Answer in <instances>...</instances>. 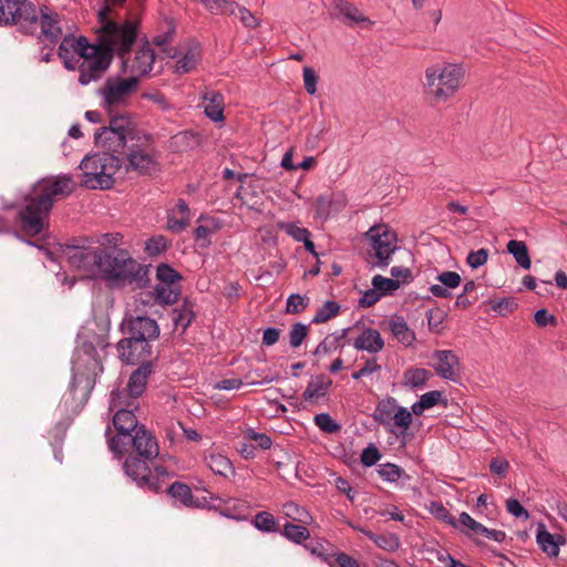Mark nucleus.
<instances>
[{
  "instance_id": "1",
  "label": "nucleus",
  "mask_w": 567,
  "mask_h": 567,
  "mask_svg": "<svg viewBox=\"0 0 567 567\" xmlns=\"http://www.w3.org/2000/svg\"><path fill=\"white\" fill-rule=\"evenodd\" d=\"M112 452L117 458L127 454L123 463V471L138 487L145 491L158 494L163 489L165 478L171 476L165 466L155 463L159 455L158 443L144 424L125 437L118 449Z\"/></svg>"
},
{
  "instance_id": "2",
  "label": "nucleus",
  "mask_w": 567,
  "mask_h": 567,
  "mask_svg": "<svg viewBox=\"0 0 567 567\" xmlns=\"http://www.w3.org/2000/svg\"><path fill=\"white\" fill-rule=\"evenodd\" d=\"M76 189V183L69 174L48 176L38 181L23 198L16 223L22 234L34 237L48 228V217L54 202L66 198Z\"/></svg>"
},
{
  "instance_id": "3",
  "label": "nucleus",
  "mask_w": 567,
  "mask_h": 567,
  "mask_svg": "<svg viewBox=\"0 0 567 567\" xmlns=\"http://www.w3.org/2000/svg\"><path fill=\"white\" fill-rule=\"evenodd\" d=\"M150 270L151 265L138 262L127 249L103 247L96 277L110 289L135 291L150 287Z\"/></svg>"
},
{
  "instance_id": "4",
  "label": "nucleus",
  "mask_w": 567,
  "mask_h": 567,
  "mask_svg": "<svg viewBox=\"0 0 567 567\" xmlns=\"http://www.w3.org/2000/svg\"><path fill=\"white\" fill-rule=\"evenodd\" d=\"M109 347L107 336L104 333L90 332L79 336L72 359L71 392L75 394L80 391L83 399L87 400L97 375L103 372L99 350L104 351Z\"/></svg>"
},
{
  "instance_id": "5",
  "label": "nucleus",
  "mask_w": 567,
  "mask_h": 567,
  "mask_svg": "<svg viewBox=\"0 0 567 567\" xmlns=\"http://www.w3.org/2000/svg\"><path fill=\"white\" fill-rule=\"evenodd\" d=\"M463 78V68L457 64L433 65L426 68L423 81L424 97L431 104L446 102L457 92Z\"/></svg>"
},
{
  "instance_id": "6",
  "label": "nucleus",
  "mask_w": 567,
  "mask_h": 567,
  "mask_svg": "<svg viewBox=\"0 0 567 567\" xmlns=\"http://www.w3.org/2000/svg\"><path fill=\"white\" fill-rule=\"evenodd\" d=\"M138 28L140 23L134 20H125L124 22L106 21L97 31V45L104 52L109 50L112 59L114 54L120 56L125 68L127 64L125 56L131 52L137 40Z\"/></svg>"
},
{
  "instance_id": "7",
  "label": "nucleus",
  "mask_w": 567,
  "mask_h": 567,
  "mask_svg": "<svg viewBox=\"0 0 567 567\" xmlns=\"http://www.w3.org/2000/svg\"><path fill=\"white\" fill-rule=\"evenodd\" d=\"M125 166V158L104 153L84 157L80 164L83 169L81 185L87 189H111L115 183V175Z\"/></svg>"
},
{
  "instance_id": "8",
  "label": "nucleus",
  "mask_w": 567,
  "mask_h": 567,
  "mask_svg": "<svg viewBox=\"0 0 567 567\" xmlns=\"http://www.w3.org/2000/svg\"><path fill=\"white\" fill-rule=\"evenodd\" d=\"M92 237H76L61 244L60 248L68 258L70 267L97 275L103 247H93Z\"/></svg>"
},
{
  "instance_id": "9",
  "label": "nucleus",
  "mask_w": 567,
  "mask_h": 567,
  "mask_svg": "<svg viewBox=\"0 0 567 567\" xmlns=\"http://www.w3.org/2000/svg\"><path fill=\"white\" fill-rule=\"evenodd\" d=\"M0 25H16L24 34H34L38 9L30 0H0Z\"/></svg>"
},
{
  "instance_id": "10",
  "label": "nucleus",
  "mask_w": 567,
  "mask_h": 567,
  "mask_svg": "<svg viewBox=\"0 0 567 567\" xmlns=\"http://www.w3.org/2000/svg\"><path fill=\"white\" fill-rule=\"evenodd\" d=\"M372 417L379 424L384 425L390 433H394L392 426L400 429L402 435H405L413 420L411 411L398 405L396 400L392 396L377 403Z\"/></svg>"
},
{
  "instance_id": "11",
  "label": "nucleus",
  "mask_w": 567,
  "mask_h": 567,
  "mask_svg": "<svg viewBox=\"0 0 567 567\" xmlns=\"http://www.w3.org/2000/svg\"><path fill=\"white\" fill-rule=\"evenodd\" d=\"M112 61L113 59L110 56L109 50L104 52L97 44H90L76 65L79 83L87 85L93 81L100 80L110 68Z\"/></svg>"
},
{
  "instance_id": "12",
  "label": "nucleus",
  "mask_w": 567,
  "mask_h": 567,
  "mask_svg": "<svg viewBox=\"0 0 567 567\" xmlns=\"http://www.w3.org/2000/svg\"><path fill=\"white\" fill-rule=\"evenodd\" d=\"M121 331L124 337L125 344H141L144 341H154L158 339L161 329L157 321L148 316H125L121 322Z\"/></svg>"
},
{
  "instance_id": "13",
  "label": "nucleus",
  "mask_w": 567,
  "mask_h": 567,
  "mask_svg": "<svg viewBox=\"0 0 567 567\" xmlns=\"http://www.w3.org/2000/svg\"><path fill=\"white\" fill-rule=\"evenodd\" d=\"M156 279L159 284L154 287L155 301L166 306L175 305L182 295L178 282L183 276L171 265L162 262L156 268Z\"/></svg>"
},
{
  "instance_id": "14",
  "label": "nucleus",
  "mask_w": 567,
  "mask_h": 567,
  "mask_svg": "<svg viewBox=\"0 0 567 567\" xmlns=\"http://www.w3.org/2000/svg\"><path fill=\"white\" fill-rule=\"evenodd\" d=\"M140 79L136 76L121 78L110 76L100 89L103 97V106L111 109L115 105H122L137 91Z\"/></svg>"
},
{
  "instance_id": "15",
  "label": "nucleus",
  "mask_w": 567,
  "mask_h": 567,
  "mask_svg": "<svg viewBox=\"0 0 567 567\" xmlns=\"http://www.w3.org/2000/svg\"><path fill=\"white\" fill-rule=\"evenodd\" d=\"M367 238L371 243L374 256L378 259L379 267H386L391 260V256L398 249L396 234L392 231L388 225L380 224L372 226L367 233Z\"/></svg>"
},
{
  "instance_id": "16",
  "label": "nucleus",
  "mask_w": 567,
  "mask_h": 567,
  "mask_svg": "<svg viewBox=\"0 0 567 567\" xmlns=\"http://www.w3.org/2000/svg\"><path fill=\"white\" fill-rule=\"evenodd\" d=\"M137 408H120L116 410L113 416V425L116 430V434L107 440L109 449L116 451L121 445V442L128 437L131 433L137 431L141 426L134 410Z\"/></svg>"
},
{
  "instance_id": "17",
  "label": "nucleus",
  "mask_w": 567,
  "mask_h": 567,
  "mask_svg": "<svg viewBox=\"0 0 567 567\" xmlns=\"http://www.w3.org/2000/svg\"><path fill=\"white\" fill-rule=\"evenodd\" d=\"M114 135L117 142H127L136 138V131L131 118L126 115L111 117L107 127H101L94 133V142H107Z\"/></svg>"
},
{
  "instance_id": "18",
  "label": "nucleus",
  "mask_w": 567,
  "mask_h": 567,
  "mask_svg": "<svg viewBox=\"0 0 567 567\" xmlns=\"http://www.w3.org/2000/svg\"><path fill=\"white\" fill-rule=\"evenodd\" d=\"M90 42L83 35L78 38L73 35H65L58 50L59 58L63 61L65 69L70 71L76 70V65L82 59V55L90 47Z\"/></svg>"
},
{
  "instance_id": "19",
  "label": "nucleus",
  "mask_w": 567,
  "mask_h": 567,
  "mask_svg": "<svg viewBox=\"0 0 567 567\" xmlns=\"http://www.w3.org/2000/svg\"><path fill=\"white\" fill-rule=\"evenodd\" d=\"M117 352L120 360L126 364L135 365L152 362L153 348L150 341H144L141 344H125L123 338L117 343Z\"/></svg>"
},
{
  "instance_id": "20",
  "label": "nucleus",
  "mask_w": 567,
  "mask_h": 567,
  "mask_svg": "<svg viewBox=\"0 0 567 567\" xmlns=\"http://www.w3.org/2000/svg\"><path fill=\"white\" fill-rule=\"evenodd\" d=\"M155 61V52L150 47L148 42H145L134 54V58L131 64L124 65L122 64V70L126 72L127 70L132 74L131 76H140L147 75L152 69Z\"/></svg>"
},
{
  "instance_id": "21",
  "label": "nucleus",
  "mask_w": 567,
  "mask_h": 567,
  "mask_svg": "<svg viewBox=\"0 0 567 567\" xmlns=\"http://www.w3.org/2000/svg\"><path fill=\"white\" fill-rule=\"evenodd\" d=\"M59 22V14L49 7L44 6L40 8V11L38 10V23L41 34L52 44H55L62 35Z\"/></svg>"
},
{
  "instance_id": "22",
  "label": "nucleus",
  "mask_w": 567,
  "mask_h": 567,
  "mask_svg": "<svg viewBox=\"0 0 567 567\" xmlns=\"http://www.w3.org/2000/svg\"><path fill=\"white\" fill-rule=\"evenodd\" d=\"M383 330L392 333L393 338L404 347H410L416 340L415 332L410 329L402 316L393 315L382 323Z\"/></svg>"
},
{
  "instance_id": "23",
  "label": "nucleus",
  "mask_w": 567,
  "mask_h": 567,
  "mask_svg": "<svg viewBox=\"0 0 567 567\" xmlns=\"http://www.w3.org/2000/svg\"><path fill=\"white\" fill-rule=\"evenodd\" d=\"M433 358L436 360L433 365L436 374L444 380L455 381L454 368L460 365L458 357L452 350H436Z\"/></svg>"
},
{
  "instance_id": "24",
  "label": "nucleus",
  "mask_w": 567,
  "mask_h": 567,
  "mask_svg": "<svg viewBox=\"0 0 567 567\" xmlns=\"http://www.w3.org/2000/svg\"><path fill=\"white\" fill-rule=\"evenodd\" d=\"M460 525L466 527L472 533L466 530H462L467 536L472 537L475 535L485 536L488 539L495 540L497 543H503L506 539V533L498 529H489L475 520L468 513L462 512L458 517Z\"/></svg>"
},
{
  "instance_id": "25",
  "label": "nucleus",
  "mask_w": 567,
  "mask_h": 567,
  "mask_svg": "<svg viewBox=\"0 0 567 567\" xmlns=\"http://www.w3.org/2000/svg\"><path fill=\"white\" fill-rule=\"evenodd\" d=\"M135 171L140 175H151L157 171L154 156L144 151H133L125 157V172Z\"/></svg>"
},
{
  "instance_id": "26",
  "label": "nucleus",
  "mask_w": 567,
  "mask_h": 567,
  "mask_svg": "<svg viewBox=\"0 0 567 567\" xmlns=\"http://www.w3.org/2000/svg\"><path fill=\"white\" fill-rule=\"evenodd\" d=\"M332 384L333 382L328 375L320 373L308 382L307 388L302 393V399L306 402L315 403L319 399H323L329 394Z\"/></svg>"
},
{
  "instance_id": "27",
  "label": "nucleus",
  "mask_w": 567,
  "mask_h": 567,
  "mask_svg": "<svg viewBox=\"0 0 567 567\" xmlns=\"http://www.w3.org/2000/svg\"><path fill=\"white\" fill-rule=\"evenodd\" d=\"M349 526L353 528L354 530L363 534L369 539H371L380 549L385 550L388 553H394L396 551L400 546L401 542L396 534L386 533V534H375L371 532L370 529L363 528L359 525H354L352 523H349Z\"/></svg>"
},
{
  "instance_id": "28",
  "label": "nucleus",
  "mask_w": 567,
  "mask_h": 567,
  "mask_svg": "<svg viewBox=\"0 0 567 567\" xmlns=\"http://www.w3.org/2000/svg\"><path fill=\"white\" fill-rule=\"evenodd\" d=\"M205 115L213 122H223L225 99L219 91H210L202 96Z\"/></svg>"
},
{
  "instance_id": "29",
  "label": "nucleus",
  "mask_w": 567,
  "mask_h": 567,
  "mask_svg": "<svg viewBox=\"0 0 567 567\" xmlns=\"http://www.w3.org/2000/svg\"><path fill=\"white\" fill-rule=\"evenodd\" d=\"M165 478V483L163 484V489L159 492H166L167 496L171 498L174 505L179 504L185 507H192L193 504V493L190 487L182 482H174L172 484H167V481L173 476Z\"/></svg>"
},
{
  "instance_id": "30",
  "label": "nucleus",
  "mask_w": 567,
  "mask_h": 567,
  "mask_svg": "<svg viewBox=\"0 0 567 567\" xmlns=\"http://www.w3.org/2000/svg\"><path fill=\"white\" fill-rule=\"evenodd\" d=\"M152 372L153 362H143L131 373L126 388L133 394V398L138 399L144 393Z\"/></svg>"
},
{
  "instance_id": "31",
  "label": "nucleus",
  "mask_w": 567,
  "mask_h": 567,
  "mask_svg": "<svg viewBox=\"0 0 567 567\" xmlns=\"http://www.w3.org/2000/svg\"><path fill=\"white\" fill-rule=\"evenodd\" d=\"M353 347L359 351L378 353L384 348V341L377 329L364 328L353 341Z\"/></svg>"
},
{
  "instance_id": "32",
  "label": "nucleus",
  "mask_w": 567,
  "mask_h": 567,
  "mask_svg": "<svg viewBox=\"0 0 567 567\" xmlns=\"http://www.w3.org/2000/svg\"><path fill=\"white\" fill-rule=\"evenodd\" d=\"M205 220V225H198L194 229V240L200 248H208L212 245L210 236L221 228L219 219L200 215L198 221Z\"/></svg>"
},
{
  "instance_id": "33",
  "label": "nucleus",
  "mask_w": 567,
  "mask_h": 567,
  "mask_svg": "<svg viewBox=\"0 0 567 567\" xmlns=\"http://www.w3.org/2000/svg\"><path fill=\"white\" fill-rule=\"evenodd\" d=\"M194 308L195 302L190 298L185 297L183 298L181 306L173 309L172 321L176 328H182V332H185L195 320L196 313Z\"/></svg>"
},
{
  "instance_id": "34",
  "label": "nucleus",
  "mask_w": 567,
  "mask_h": 567,
  "mask_svg": "<svg viewBox=\"0 0 567 567\" xmlns=\"http://www.w3.org/2000/svg\"><path fill=\"white\" fill-rule=\"evenodd\" d=\"M536 542L539 548L549 557H557L559 554V544L564 543V538L558 536V540H556L555 536L540 523L537 527Z\"/></svg>"
},
{
  "instance_id": "35",
  "label": "nucleus",
  "mask_w": 567,
  "mask_h": 567,
  "mask_svg": "<svg viewBox=\"0 0 567 567\" xmlns=\"http://www.w3.org/2000/svg\"><path fill=\"white\" fill-rule=\"evenodd\" d=\"M350 328L341 329L333 333L328 334L315 349L313 355H324L330 353L332 350L343 348L346 346V337Z\"/></svg>"
},
{
  "instance_id": "36",
  "label": "nucleus",
  "mask_w": 567,
  "mask_h": 567,
  "mask_svg": "<svg viewBox=\"0 0 567 567\" xmlns=\"http://www.w3.org/2000/svg\"><path fill=\"white\" fill-rule=\"evenodd\" d=\"M506 250L514 257L519 267L525 270L530 269L532 259L525 241L512 239L507 243Z\"/></svg>"
},
{
  "instance_id": "37",
  "label": "nucleus",
  "mask_w": 567,
  "mask_h": 567,
  "mask_svg": "<svg viewBox=\"0 0 567 567\" xmlns=\"http://www.w3.org/2000/svg\"><path fill=\"white\" fill-rule=\"evenodd\" d=\"M136 400L137 398H133V394L127 388L114 389L110 395V410H120V408H138Z\"/></svg>"
},
{
  "instance_id": "38",
  "label": "nucleus",
  "mask_w": 567,
  "mask_h": 567,
  "mask_svg": "<svg viewBox=\"0 0 567 567\" xmlns=\"http://www.w3.org/2000/svg\"><path fill=\"white\" fill-rule=\"evenodd\" d=\"M205 463L216 475L227 477L228 473L234 474L235 472L230 460L221 454H210L206 456Z\"/></svg>"
},
{
  "instance_id": "39",
  "label": "nucleus",
  "mask_w": 567,
  "mask_h": 567,
  "mask_svg": "<svg viewBox=\"0 0 567 567\" xmlns=\"http://www.w3.org/2000/svg\"><path fill=\"white\" fill-rule=\"evenodd\" d=\"M280 534L288 540L298 545L303 544L307 539L310 538V532L306 526L296 525L290 522H287L284 525V529L280 532Z\"/></svg>"
},
{
  "instance_id": "40",
  "label": "nucleus",
  "mask_w": 567,
  "mask_h": 567,
  "mask_svg": "<svg viewBox=\"0 0 567 567\" xmlns=\"http://www.w3.org/2000/svg\"><path fill=\"white\" fill-rule=\"evenodd\" d=\"M212 14L233 16L238 3L234 0H199Z\"/></svg>"
},
{
  "instance_id": "41",
  "label": "nucleus",
  "mask_w": 567,
  "mask_h": 567,
  "mask_svg": "<svg viewBox=\"0 0 567 567\" xmlns=\"http://www.w3.org/2000/svg\"><path fill=\"white\" fill-rule=\"evenodd\" d=\"M336 9L340 14H342L346 19L351 22L361 23L369 22V18H367L354 4L347 0H337Z\"/></svg>"
},
{
  "instance_id": "42",
  "label": "nucleus",
  "mask_w": 567,
  "mask_h": 567,
  "mask_svg": "<svg viewBox=\"0 0 567 567\" xmlns=\"http://www.w3.org/2000/svg\"><path fill=\"white\" fill-rule=\"evenodd\" d=\"M341 307L337 301L327 300L320 308H318L313 316L311 323L320 324L329 321L340 313Z\"/></svg>"
},
{
  "instance_id": "43",
  "label": "nucleus",
  "mask_w": 567,
  "mask_h": 567,
  "mask_svg": "<svg viewBox=\"0 0 567 567\" xmlns=\"http://www.w3.org/2000/svg\"><path fill=\"white\" fill-rule=\"evenodd\" d=\"M252 525L255 528L264 533L277 532V523L274 515L266 511L259 512L255 515Z\"/></svg>"
},
{
  "instance_id": "44",
  "label": "nucleus",
  "mask_w": 567,
  "mask_h": 567,
  "mask_svg": "<svg viewBox=\"0 0 567 567\" xmlns=\"http://www.w3.org/2000/svg\"><path fill=\"white\" fill-rule=\"evenodd\" d=\"M492 310L501 315L502 317L514 312L518 308V303L514 297H506L499 300L489 299L486 301Z\"/></svg>"
},
{
  "instance_id": "45",
  "label": "nucleus",
  "mask_w": 567,
  "mask_h": 567,
  "mask_svg": "<svg viewBox=\"0 0 567 567\" xmlns=\"http://www.w3.org/2000/svg\"><path fill=\"white\" fill-rule=\"evenodd\" d=\"M378 473L383 481L390 483H395L403 476L409 478V475L405 474L404 470L394 463L380 464Z\"/></svg>"
},
{
  "instance_id": "46",
  "label": "nucleus",
  "mask_w": 567,
  "mask_h": 567,
  "mask_svg": "<svg viewBox=\"0 0 567 567\" xmlns=\"http://www.w3.org/2000/svg\"><path fill=\"white\" fill-rule=\"evenodd\" d=\"M432 377L431 372L424 368H412L404 372V379L413 388H420Z\"/></svg>"
},
{
  "instance_id": "47",
  "label": "nucleus",
  "mask_w": 567,
  "mask_h": 567,
  "mask_svg": "<svg viewBox=\"0 0 567 567\" xmlns=\"http://www.w3.org/2000/svg\"><path fill=\"white\" fill-rule=\"evenodd\" d=\"M430 512L439 520L452 527H458V519H456L441 502H432Z\"/></svg>"
},
{
  "instance_id": "48",
  "label": "nucleus",
  "mask_w": 567,
  "mask_h": 567,
  "mask_svg": "<svg viewBox=\"0 0 567 567\" xmlns=\"http://www.w3.org/2000/svg\"><path fill=\"white\" fill-rule=\"evenodd\" d=\"M169 246V241L163 235L153 236L145 243V252L150 257H155L166 251Z\"/></svg>"
},
{
  "instance_id": "49",
  "label": "nucleus",
  "mask_w": 567,
  "mask_h": 567,
  "mask_svg": "<svg viewBox=\"0 0 567 567\" xmlns=\"http://www.w3.org/2000/svg\"><path fill=\"white\" fill-rule=\"evenodd\" d=\"M315 424L327 434H334L341 430V425L331 417L329 413H319L315 415Z\"/></svg>"
},
{
  "instance_id": "50",
  "label": "nucleus",
  "mask_w": 567,
  "mask_h": 567,
  "mask_svg": "<svg viewBox=\"0 0 567 567\" xmlns=\"http://www.w3.org/2000/svg\"><path fill=\"white\" fill-rule=\"evenodd\" d=\"M309 324L302 322H296L291 326L289 331V344L291 348H298L302 344L305 339L309 334Z\"/></svg>"
},
{
  "instance_id": "51",
  "label": "nucleus",
  "mask_w": 567,
  "mask_h": 567,
  "mask_svg": "<svg viewBox=\"0 0 567 567\" xmlns=\"http://www.w3.org/2000/svg\"><path fill=\"white\" fill-rule=\"evenodd\" d=\"M372 285L381 293V297L391 293L400 287V282L393 278H386L381 275H375L372 278Z\"/></svg>"
},
{
  "instance_id": "52",
  "label": "nucleus",
  "mask_w": 567,
  "mask_h": 567,
  "mask_svg": "<svg viewBox=\"0 0 567 567\" xmlns=\"http://www.w3.org/2000/svg\"><path fill=\"white\" fill-rule=\"evenodd\" d=\"M278 227L298 243H302L305 239H307V237H311V233L307 228L299 227L296 223L292 221H281L278 224Z\"/></svg>"
},
{
  "instance_id": "53",
  "label": "nucleus",
  "mask_w": 567,
  "mask_h": 567,
  "mask_svg": "<svg viewBox=\"0 0 567 567\" xmlns=\"http://www.w3.org/2000/svg\"><path fill=\"white\" fill-rule=\"evenodd\" d=\"M305 548L307 550H309L311 555L320 558L321 561L326 563L329 567L333 566L332 561L336 556V551L329 550L323 544L310 543V544H306Z\"/></svg>"
},
{
  "instance_id": "54",
  "label": "nucleus",
  "mask_w": 567,
  "mask_h": 567,
  "mask_svg": "<svg viewBox=\"0 0 567 567\" xmlns=\"http://www.w3.org/2000/svg\"><path fill=\"white\" fill-rule=\"evenodd\" d=\"M446 317L447 313L440 308L429 309L426 311L429 330L434 333H440L442 330L441 324L443 323Z\"/></svg>"
},
{
  "instance_id": "55",
  "label": "nucleus",
  "mask_w": 567,
  "mask_h": 567,
  "mask_svg": "<svg viewBox=\"0 0 567 567\" xmlns=\"http://www.w3.org/2000/svg\"><path fill=\"white\" fill-rule=\"evenodd\" d=\"M309 305V298L299 293H292L288 297L286 302V312L298 315L302 312Z\"/></svg>"
},
{
  "instance_id": "56",
  "label": "nucleus",
  "mask_w": 567,
  "mask_h": 567,
  "mask_svg": "<svg viewBox=\"0 0 567 567\" xmlns=\"http://www.w3.org/2000/svg\"><path fill=\"white\" fill-rule=\"evenodd\" d=\"M382 457V454L378 450V447L370 443L367 447L362 450L360 461L363 466L371 467L375 465L380 458Z\"/></svg>"
},
{
  "instance_id": "57",
  "label": "nucleus",
  "mask_w": 567,
  "mask_h": 567,
  "mask_svg": "<svg viewBox=\"0 0 567 567\" xmlns=\"http://www.w3.org/2000/svg\"><path fill=\"white\" fill-rule=\"evenodd\" d=\"M197 64V59L195 53L188 51L181 59L176 61L175 70L177 73L184 74L192 71Z\"/></svg>"
},
{
  "instance_id": "58",
  "label": "nucleus",
  "mask_w": 567,
  "mask_h": 567,
  "mask_svg": "<svg viewBox=\"0 0 567 567\" xmlns=\"http://www.w3.org/2000/svg\"><path fill=\"white\" fill-rule=\"evenodd\" d=\"M285 508L287 509V512H286L287 516H289L292 519L298 520L302 524H308L309 519L311 518L309 513L305 508L298 506L297 504H295L292 502L286 504Z\"/></svg>"
},
{
  "instance_id": "59",
  "label": "nucleus",
  "mask_w": 567,
  "mask_h": 567,
  "mask_svg": "<svg viewBox=\"0 0 567 567\" xmlns=\"http://www.w3.org/2000/svg\"><path fill=\"white\" fill-rule=\"evenodd\" d=\"M332 200L327 195H320L316 199V212L315 216L320 219H327L330 215V208Z\"/></svg>"
},
{
  "instance_id": "60",
  "label": "nucleus",
  "mask_w": 567,
  "mask_h": 567,
  "mask_svg": "<svg viewBox=\"0 0 567 567\" xmlns=\"http://www.w3.org/2000/svg\"><path fill=\"white\" fill-rule=\"evenodd\" d=\"M426 409H431L436 404H441L444 408L447 406V399L443 396L442 391L433 390L421 395Z\"/></svg>"
},
{
  "instance_id": "61",
  "label": "nucleus",
  "mask_w": 567,
  "mask_h": 567,
  "mask_svg": "<svg viewBox=\"0 0 567 567\" xmlns=\"http://www.w3.org/2000/svg\"><path fill=\"white\" fill-rule=\"evenodd\" d=\"M436 280L441 282V286L450 289L457 288L462 282L461 276L457 272L450 270L439 274Z\"/></svg>"
},
{
  "instance_id": "62",
  "label": "nucleus",
  "mask_w": 567,
  "mask_h": 567,
  "mask_svg": "<svg viewBox=\"0 0 567 567\" xmlns=\"http://www.w3.org/2000/svg\"><path fill=\"white\" fill-rule=\"evenodd\" d=\"M302 73L305 90L313 95L317 92L318 75L311 66H305Z\"/></svg>"
},
{
  "instance_id": "63",
  "label": "nucleus",
  "mask_w": 567,
  "mask_h": 567,
  "mask_svg": "<svg viewBox=\"0 0 567 567\" xmlns=\"http://www.w3.org/2000/svg\"><path fill=\"white\" fill-rule=\"evenodd\" d=\"M487 259L488 250L486 248H481L476 251H471L467 255L466 262L471 268L477 269L478 267L483 266Z\"/></svg>"
},
{
  "instance_id": "64",
  "label": "nucleus",
  "mask_w": 567,
  "mask_h": 567,
  "mask_svg": "<svg viewBox=\"0 0 567 567\" xmlns=\"http://www.w3.org/2000/svg\"><path fill=\"white\" fill-rule=\"evenodd\" d=\"M331 567H360V563L354 557L343 551H336Z\"/></svg>"
}]
</instances>
